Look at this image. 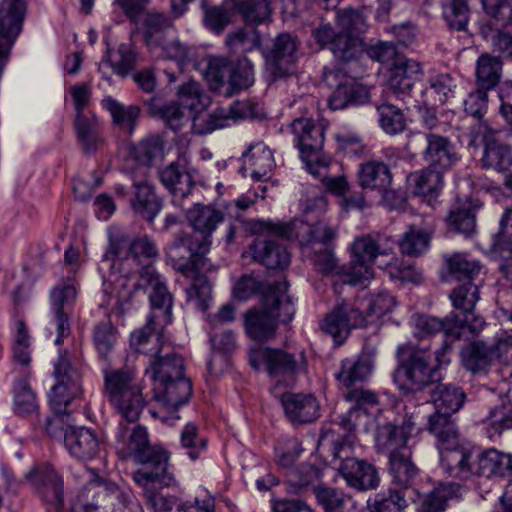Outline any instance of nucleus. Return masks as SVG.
<instances>
[{"mask_svg": "<svg viewBox=\"0 0 512 512\" xmlns=\"http://www.w3.org/2000/svg\"><path fill=\"white\" fill-rule=\"evenodd\" d=\"M163 148V140L158 135H149L131 146L130 157L139 164L131 174L136 173L140 168H146L149 172L150 166L162 154Z\"/></svg>", "mask_w": 512, "mask_h": 512, "instance_id": "obj_49", "label": "nucleus"}, {"mask_svg": "<svg viewBox=\"0 0 512 512\" xmlns=\"http://www.w3.org/2000/svg\"><path fill=\"white\" fill-rule=\"evenodd\" d=\"M428 430L437 439V447L443 452H449L458 446V431L451 414L435 411L428 419Z\"/></svg>", "mask_w": 512, "mask_h": 512, "instance_id": "obj_41", "label": "nucleus"}, {"mask_svg": "<svg viewBox=\"0 0 512 512\" xmlns=\"http://www.w3.org/2000/svg\"><path fill=\"white\" fill-rule=\"evenodd\" d=\"M313 493L324 512H343L346 504L343 491L327 485H317Z\"/></svg>", "mask_w": 512, "mask_h": 512, "instance_id": "obj_63", "label": "nucleus"}, {"mask_svg": "<svg viewBox=\"0 0 512 512\" xmlns=\"http://www.w3.org/2000/svg\"><path fill=\"white\" fill-rule=\"evenodd\" d=\"M104 393L127 422L139 419L146 403L134 370L127 367L105 370Z\"/></svg>", "mask_w": 512, "mask_h": 512, "instance_id": "obj_6", "label": "nucleus"}, {"mask_svg": "<svg viewBox=\"0 0 512 512\" xmlns=\"http://www.w3.org/2000/svg\"><path fill=\"white\" fill-rule=\"evenodd\" d=\"M272 0H234L235 15L246 24L258 25L270 18Z\"/></svg>", "mask_w": 512, "mask_h": 512, "instance_id": "obj_59", "label": "nucleus"}, {"mask_svg": "<svg viewBox=\"0 0 512 512\" xmlns=\"http://www.w3.org/2000/svg\"><path fill=\"white\" fill-rule=\"evenodd\" d=\"M322 79L327 86L335 87L328 98V105L332 110L363 105L370 99V93L366 86L337 67H325Z\"/></svg>", "mask_w": 512, "mask_h": 512, "instance_id": "obj_12", "label": "nucleus"}, {"mask_svg": "<svg viewBox=\"0 0 512 512\" xmlns=\"http://www.w3.org/2000/svg\"><path fill=\"white\" fill-rule=\"evenodd\" d=\"M102 106L109 111L113 125L120 131L128 135L135 131L141 115V109L138 105L126 106L108 96L102 100Z\"/></svg>", "mask_w": 512, "mask_h": 512, "instance_id": "obj_42", "label": "nucleus"}, {"mask_svg": "<svg viewBox=\"0 0 512 512\" xmlns=\"http://www.w3.org/2000/svg\"><path fill=\"white\" fill-rule=\"evenodd\" d=\"M423 74L420 63L412 59L397 60L391 68L389 88L399 97L408 95Z\"/></svg>", "mask_w": 512, "mask_h": 512, "instance_id": "obj_33", "label": "nucleus"}, {"mask_svg": "<svg viewBox=\"0 0 512 512\" xmlns=\"http://www.w3.org/2000/svg\"><path fill=\"white\" fill-rule=\"evenodd\" d=\"M480 452L455 448L442 453L441 465L452 477L467 479L472 475L478 476L475 468L479 464Z\"/></svg>", "mask_w": 512, "mask_h": 512, "instance_id": "obj_36", "label": "nucleus"}, {"mask_svg": "<svg viewBox=\"0 0 512 512\" xmlns=\"http://www.w3.org/2000/svg\"><path fill=\"white\" fill-rule=\"evenodd\" d=\"M430 398L436 407V411L452 415L462 407L465 393L458 386L438 383L430 391Z\"/></svg>", "mask_w": 512, "mask_h": 512, "instance_id": "obj_47", "label": "nucleus"}, {"mask_svg": "<svg viewBox=\"0 0 512 512\" xmlns=\"http://www.w3.org/2000/svg\"><path fill=\"white\" fill-rule=\"evenodd\" d=\"M442 330L447 337L459 339L462 335L459 314L451 312L443 320L427 315H418L415 318L414 336L420 340L429 338Z\"/></svg>", "mask_w": 512, "mask_h": 512, "instance_id": "obj_32", "label": "nucleus"}, {"mask_svg": "<svg viewBox=\"0 0 512 512\" xmlns=\"http://www.w3.org/2000/svg\"><path fill=\"white\" fill-rule=\"evenodd\" d=\"M185 217L194 231L200 233L202 238L193 237L180 232L176 235L171 246L170 255L173 258H182L181 249L189 253L188 261L180 263L177 270L185 277L192 279V284L186 289L187 298L194 301L197 308L205 311L211 300V284L200 270L205 269L206 254L210 250L211 234L219 224L223 223L225 214L212 205L199 202L193 203L190 208L185 207Z\"/></svg>", "mask_w": 512, "mask_h": 512, "instance_id": "obj_1", "label": "nucleus"}, {"mask_svg": "<svg viewBox=\"0 0 512 512\" xmlns=\"http://www.w3.org/2000/svg\"><path fill=\"white\" fill-rule=\"evenodd\" d=\"M337 229L323 221L309 227L303 249L311 259L315 269L323 275L339 274L341 268L335 256Z\"/></svg>", "mask_w": 512, "mask_h": 512, "instance_id": "obj_9", "label": "nucleus"}, {"mask_svg": "<svg viewBox=\"0 0 512 512\" xmlns=\"http://www.w3.org/2000/svg\"><path fill=\"white\" fill-rule=\"evenodd\" d=\"M411 457L412 451L410 448H404L390 455L389 473L392 477V483L398 487V490H403L406 494L411 492L418 495L412 487L419 474V469Z\"/></svg>", "mask_w": 512, "mask_h": 512, "instance_id": "obj_29", "label": "nucleus"}, {"mask_svg": "<svg viewBox=\"0 0 512 512\" xmlns=\"http://www.w3.org/2000/svg\"><path fill=\"white\" fill-rule=\"evenodd\" d=\"M415 428L412 416H406L401 424L386 422L378 425L375 441L379 451L387 453L388 457L407 446V441Z\"/></svg>", "mask_w": 512, "mask_h": 512, "instance_id": "obj_26", "label": "nucleus"}, {"mask_svg": "<svg viewBox=\"0 0 512 512\" xmlns=\"http://www.w3.org/2000/svg\"><path fill=\"white\" fill-rule=\"evenodd\" d=\"M74 126L77 141L85 154L92 155L103 147L104 137L95 113L88 112L75 117Z\"/></svg>", "mask_w": 512, "mask_h": 512, "instance_id": "obj_35", "label": "nucleus"}, {"mask_svg": "<svg viewBox=\"0 0 512 512\" xmlns=\"http://www.w3.org/2000/svg\"><path fill=\"white\" fill-rule=\"evenodd\" d=\"M77 298V290L71 283H61L52 288L49 300L56 325V345H61L71 334V307Z\"/></svg>", "mask_w": 512, "mask_h": 512, "instance_id": "obj_20", "label": "nucleus"}, {"mask_svg": "<svg viewBox=\"0 0 512 512\" xmlns=\"http://www.w3.org/2000/svg\"><path fill=\"white\" fill-rule=\"evenodd\" d=\"M461 489L455 482L440 484L425 495L417 512H444L448 500L461 496Z\"/></svg>", "mask_w": 512, "mask_h": 512, "instance_id": "obj_50", "label": "nucleus"}, {"mask_svg": "<svg viewBox=\"0 0 512 512\" xmlns=\"http://www.w3.org/2000/svg\"><path fill=\"white\" fill-rule=\"evenodd\" d=\"M178 101L184 109H188L194 121L197 114L201 113L209 104V97L201 89L198 82L190 80L183 83L177 92Z\"/></svg>", "mask_w": 512, "mask_h": 512, "instance_id": "obj_56", "label": "nucleus"}, {"mask_svg": "<svg viewBox=\"0 0 512 512\" xmlns=\"http://www.w3.org/2000/svg\"><path fill=\"white\" fill-rule=\"evenodd\" d=\"M406 149L412 152L420 149L425 163L443 173L450 170L460 159L451 139L436 132L412 133Z\"/></svg>", "mask_w": 512, "mask_h": 512, "instance_id": "obj_10", "label": "nucleus"}, {"mask_svg": "<svg viewBox=\"0 0 512 512\" xmlns=\"http://www.w3.org/2000/svg\"><path fill=\"white\" fill-rule=\"evenodd\" d=\"M166 326L158 314H149L146 324L131 333L130 348L148 360L161 354L163 349L170 345L164 337L163 330Z\"/></svg>", "mask_w": 512, "mask_h": 512, "instance_id": "obj_18", "label": "nucleus"}, {"mask_svg": "<svg viewBox=\"0 0 512 512\" xmlns=\"http://www.w3.org/2000/svg\"><path fill=\"white\" fill-rule=\"evenodd\" d=\"M395 241L392 237L381 233L366 234L356 238L352 243L353 261L351 276L353 283H361L373 277L372 264L379 268L388 267L392 277L401 280H412L409 264L394 258Z\"/></svg>", "mask_w": 512, "mask_h": 512, "instance_id": "obj_4", "label": "nucleus"}, {"mask_svg": "<svg viewBox=\"0 0 512 512\" xmlns=\"http://www.w3.org/2000/svg\"><path fill=\"white\" fill-rule=\"evenodd\" d=\"M280 401L285 416L293 425L309 424L320 417V404L312 394L285 392Z\"/></svg>", "mask_w": 512, "mask_h": 512, "instance_id": "obj_25", "label": "nucleus"}, {"mask_svg": "<svg viewBox=\"0 0 512 512\" xmlns=\"http://www.w3.org/2000/svg\"><path fill=\"white\" fill-rule=\"evenodd\" d=\"M300 157L307 170L315 165L325 168L331 163V158L322 153L325 142V129L309 118H297L291 123Z\"/></svg>", "mask_w": 512, "mask_h": 512, "instance_id": "obj_11", "label": "nucleus"}, {"mask_svg": "<svg viewBox=\"0 0 512 512\" xmlns=\"http://www.w3.org/2000/svg\"><path fill=\"white\" fill-rule=\"evenodd\" d=\"M488 438L492 441L499 438L504 431L512 429V400L508 397L501 398L484 421Z\"/></svg>", "mask_w": 512, "mask_h": 512, "instance_id": "obj_46", "label": "nucleus"}, {"mask_svg": "<svg viewBox=\"0 0 512 512\" xmlns=\"http://www.w3.org/2000/svg\"><path fill=\"white\" fill-rule=\"evenodd\" d=\"M148 504L154 512H214L213 504L203 507L188 502H183L176 496L169 494H148Z\"/></svg>", "mask_w": 512, "mask_h": 512, "instance_id": "obj_54", "label": "nucleus"}, {"mask_svg": "<svg viewBox=\"0 0 512 512\" xmlns=\"http://www.w3.org/2000/svg\"><path fill=\"white\" fill-rule=\"evenodd\" d=\"M449 275L460 284H482V264L462 253L445 257Z\"/></svg>", "mask_w": 512, "mask_h": 512, "instance_id": "obj_40", "label": "nucleus"}, {"mask_svg": "<svg viewBox=\"0 0 512 512\" xmlns=\"http://www.w3.org/2000/svg\"><path fill=\"white\" fill-rule=\"evenodd\" d=\"M114 488L100 478L89 481L73 501L71 512H100L101 504Z\"/></svg>", "mask_w": 512, "mask_h": 512, "instance_id": "obj_39", "label": "nucleus"}, {"mask_svg": "<svg viewBox=\"0 0 512 512\" xmlns=\"http://www.w3.org/2000/svg\"><path fill=\"white\" fill-rule=\"evenodd\" d=\"M393 174L383 161L369 160L359 165L357 182L362 190L377 191L383 198L391 192Z\"/></svg>", "mask_w": 512, "mask_h": 512, "instance_id": "obj_28", "label": "nucleus"}, {"mask_svg": "<svg viewBox=\"0 0 512 512\" xmlns=\"http://www.w3.org/2000/svg\"><path fill=\"white\" fill-rule=\"evenodd\" d=\"M366 323V316L359 307L345 298H338L332 310L321 322L320 327L333 337L337 345H341L352 329L364 327Z\"/></svg>", "mask_w": 512, "mask_h": 512, "instance_id": "obj_14", "label": "nucleus"}, {"mask_svg": "<svg viewBox=\"0 0 512 512\" xmlns=\"http://www.w3.org/2000/svg\"><path fill=\"white\" fill-rule=\"evenodd\" d=\"M408 494L403 490L389 488L386 493H380L368 501L370 512H404L408 507Z\"/></svg>", "mask_w": 512, "mask_h": 512, "instance_id": "obj_62", "label": "nucleus"}, {"mask_svg": "<svg viewBox=\"0 0 512 512\" xmlns=\"http://www.w3.org/2000/svg\"><path fill=\"white\" fill-rule=\"evenodd\" d=\"M407 181L412 188V192L419 196L432 195L443 185V172L427 167L412 172L407 176Z\"/></svg>", "mask_w": 512, "mask_h": 512, "instance_id": "obj_51", "label": "nucleus"}, {"mask_svg": "<svg viewBox=\"0 0 512 512\" xmlns=\"http://www.w3.org/2000/svg\"><path fill=\"white\" fill-rule=\"evenodd\" d=\"M480 165L482 169L493 170L500 174H507L512 168V145L498 139L496 131L487 127L483 134Z\"/></svg>", "mask_w": 512, "mask_h": 512, "instance_id": "obj_24", "label": "nucleus"}, {"mask_svg": "<svg viewBox=\"0 0 512 512\" xmlns=\"http://www.w3.org/2000/svg\"><path fill=\"white\" fill-rule=\"evenodd\" d=\"M64 444L70 454L80 460L92 459L100 451V439L92 429L85 427H67Z\"/></svg>", "mask_w": 512, "mask_h": 512, "instance_id": "obj_30", "label": "nucleus"}, {"mask_svg": "<svg viewBox=\"0 0 512 512\" xmlns=\"http://www.w3.org/2000/svg\"><path fill=\"white\" fill-rule=\"evenodd\" d=\"M252 258L268 269H285L290 264L287 248L277 241L255 239L249 246Z\"/></svg>", "mask_w": 512, "mask_h": 512, "instance_id": "obj_31", "label": "nucleus"}, {"mask_svg": "<svg viewBox=\"0 0 512 512\" xmlns=\"http://www.w3.org/2000/svg\"><path fill=\"white\" fill-rule=\"evenodd\" d=\"M478 476L508 477L512 475V455L502 453L496 449H487L480 452L479 464L475 468Z\"/></svg>", "mask_w": 512, "mask_h": 512, "instance_id": "obj_43", "label": "nucleus"}, {"mask_svg": "<svg viewBox=\"0 0 512 512\" xmlns=\"http://www.w3.org/2000/svg\"><path fill=\"white\" fill-rule=\"evenodd\" d=\"M488 22L482 29L512 27V0H481Z\"/></svg>", "mask_w": 512, "mask_h": 512, "instance_id": "obj_60", "label": "nucleus"}, {"mask_svg": "<svg viewBox=\"0 0 512 512\" xmlns=\"http://www.w3.org/2000/svg\"><path fill=\"white\" fill-rule=\"evenodd\" d=\"M118 339L117 328L110 320L97 323L92 331V340L99 357L108 361Z\"/></svg>", "mask_w": 512, "mask_h": 512, "instance_id": "obj_61", "label": "nucleus"}, {"mask_svg": "<svg viewBox=\"0 0 512 512\" xmlns=\"http://www.w3.org/2000/svg\"><path fill=\"white\" fill-rule=\"evenodd\" d=\"M354 442L333 429L325 428L320 434L317 450L320 454L340 460L338 474L349 488L357 492L375 490L380 485L377 467L366 459L352 457Z\"/></svg>", "mask_w": 512, "mask_h": 512, "instance_id": "obj_3", "label": "nucleus"}, {"mask_svg": "<svg viewBox=\"0 0 512 512\" xmlns=\"http://www.w3.org/2000/svg\"><path fill=\"white\" fill-rule=\"evenodd\" d=\"M429 86L424 90V105L432 107L445 104L454 95L456 81L450 73H440L431 76Z\"/></svg>", "mask_w": 512, "mask_h": 512, "instance_id": "obj_48", "label": "nucleus"}, {"mask_svg": "<svg viewBox=\"0 0 512 512\" xmlns=\"http://www.w3.org/2000/svg\"><path fill=\"white\" fill-rule=\"evenodd\" d=\"M204 8V25L214 33L223 32L226 27L232 23L235 16L234 0H223L221 4L214 6H206Z\"/></svg>", "mask_w": 512, "mask_h": 512, "instance_id": "obj_55", "label": "nucleus"}, {"mask_svg": "<svg viewBox=\"0 0 512 512\" xmlns=\"http://www.w3.org/2000/svg\"><path fill=\"white\" fill-rule=\"evenodd\" d=\"M243 159L244 164L251 169V177L257 181L269 178L275 165L271 150L261 142L250 145Z\"/></svg>", "mask_w": 512, "mask_h": 512, "instance_id": "obj_44", "label": "nucleus"}, {"mask_svg": "<svg viewBox=\"0 0 512 512\" xmlns=\"http://www.w3.org/2000/svg\"><path fill=\"white\" fill-rule=\"evenodd\" d=\"M481 284H459L450 293L453 307L459 312L460 330L467 327L471 333L480 332L485 326L482 316L475 313V306L479 300V287Z\"/></svg>", "mask_w": 512, "mask_h": 512, "instance_id": "obj_19", "label": "nucleus"}, {"mask_svg": "<svg viewBox=\"0 0 512 512\" xmlns=\"http://www.w3.org/2000/svg\"><path fill=\"white\" fill-rule=\"evenodd\" d=\"M160 99L150 96L144 103L149 108V114L162 119L172 130H178L182 127L185 113L180 102L172 101L161 105Z\"/></svg>", "mask_w": 512, "mask_h": 512, "instance_id": "obj_52", "label": "nucleus"}, {"mask_svg": "<svg viewBox=\"0 0 512 512\" xmlns=\"http://www.w3.org/2000/svg\"><path fill=\"white\" fill-rule=\"evenodd\" d=\"M53 376L56 383L51 388L50 403L55 409L69 405L82 395V375L71 365L66 350L60 352L54 364Z\"/></svg>", "mask_w": 512, "mask_h": 512, "instance_id": "obj_13", "label": "nucleus"}, {"mask_svg": "<svg viewBox=\"0 0 512 512\" xmlns=\"http://www.w3.org/2000/svg\"><path fill=\"white\" fill-rule=\"evenodd\" d=\"M298 47L297 37L284 32L278 34L271 45L263 50L266 68L274 79L288 77L294 73Z\"/></svg>", "mask_w": 512, "mask_h": 512, "instance_id": "obj_16", "label": "nucleus"}, {"mask_svg": "<svg viewBox=\"0 0 512 512\" xmlns=\"http://www.w3.org/2000/svg\"><path fill=\"white\" fill-rule=\"evenodd\" d=\"M492 247L495 251L508 252L512 256V207L504 209L499 220V230L493 236Z\"/></svg>", "mask_w": 512, "mask_h": 512, "instance_id": "obj_64", "label": "nucleus"}, {"mask_svg": "<svg viewBox=\"0 0 512 512\" xmlns=\"http://www.w3.org/2000/svg\"><path fill=\"white\" fill-rule=\"evenodd\" d=\"M502 65L500 57L482 54L477 60V87L485 90L493 89L500 81Z\"/></svg>", "mask_w": 512, "mask_h": 512, "instance_id": "obj_57", "label": "nucleus"}, {"mask_svg": "<svg viewBox=\"0 0 512 512\" xmlns=\"http://www.w3.org/2000/svg\"><path fill=\"white\" fill-rule=\"evenodd\" d=\"M174 18L165 12L148 11L142 21V36L150 50H160L165 58L184 61L189 48L176 37Z\"/></svg>", "mask_w": 512, "mask_h": 512, "instance_id": "obj_7", "label": "nucleus"}, {"mask_svg": "<svg viewBox=\"0 0 512 512\" xmlns=\"http://www.w3.org/2000/svg\"><path fill=\"white\" fill-rule=\"evenodd\" d=\"M286 280L277 281L263 292L261 308H251L244 314V329L247 336L259 343L272 340L278 329V320L289 323L295 308L287 294Z\"/></svg>", "mask_w": 512, "mask_h": 512, "instance_id": "obj_5", "label": "nucleus"}, {"mask_svg": "<svg viewBox=\"0 0 512 512\" xmlns=\"http://www.w3.org/2000/svg\"><path fill=\"white\" fill-rule=\"evenodd\" d=\"M429 347L404 344L397 349L398 367L396 378L405 382L400 389L410 393L421 391L438 380L436 368L430 365Z\"/></svg>", "mask_w": 512, "mask_h": 512, "instance_id": "obj_8", "label": "nucleus"}, {"mask_svg": "<svg viewBox=\"0 0 512 512\" xmlns=\"http://www.w3.org/2000/svg\"><path fill=\"white\" fill-rule=\"evenodd\" d=\"M266 369L270 376H294L306 364V358L304 352H300L299 359L295 355L282 350L265 348L263 356Z\"/></svg>", "mask_w": 512, "mask_h": 512, "instance_id": "obj_38", "label": "nucleus"}, {"mask_svg": "<svg viewBox=\"0 0 512 512\" xmlns=\"http://www.w3.org/2000/svg\"><path fill=\"white\" fill-rule=\"evenodd\" d=\"M160 393L156 394L157 401L167 409L169 413L175 412L180 406L186 404L192 395V382L182 374L156 386Z\"/></svg>", "mask_w": 512, "mask_h": 512, "instance_id": "obj_37", "label": "nucleus"}, {"mask_svg": "<svg viewBox=\"0 0 512 512\" xmlns=\"http://www.w3.org/2000/svg\"><path fill=\"white\" fill-rule=\"evenodd\" d=\"M495 359L493 346L483 341H473L461 350L463 366L472 373L486 371Z\"/></svg>", "mask_w": 512, "mask_h": 512, "instance_id": "obj_45", "label": "nucleus"}, {"mask_svg": "<svg viewBox=\"0 0 512 512\" xmlns=\"http://www.w3.org/2000/svg\"><path fill=\"white\" fill-rule=\"evenodd\" d=\"M261 35L256 28L242 27L226 36V45L234 54H244L261 48Z\"/></svg>", "mask_w": 512, "mask_h": 512, "instance_id": "obj_58", "label": "nucleus"}, {"mask_svg": "<svg viewBox=\"0 0 512 512\" xmlns=\"http://www.w3.org/2000/svg\"><path fill=\"white\" fill-rule=\"evenodd\" d=\"M145 373L150 376L157 386L184 374L185 362L183 357L170 344L163 349L161 354L148 360Z\"/></svg>", "mask_w": 512, "mask_h": 512, "instance_id": "obj_27", "label": "nucleus"}, {"mask_svg": "<svg viewBox=\"0 0 512 512\" xmlns=\"http://www.w3.org/2000/svg\"><path fill=\"white\" fill-rule=\"evenodd\" d=\"M26 479L36 488L43 501L59 512L64 502L63 481L49 464L33 468Z\"/></svg>", "mask_w": 512, "mask_h": 512, "instance_id": "obj_23", "label": "nucleus"}, {"mask_svg": "<svg viewBox=\"0 0 512 512\" xmlns=\"http://www.w3.org/2000/svg\"><path fill=\"white\" fill-rule=\"evenodd\" d=\"M432 233L430 227L409 226L398 242L401 252L408 256H420L428 249Z\"/></svg>", "mask_w": 512, "mask_h": 512, "instance_id": "obj_53", "label": "nucleus"}, {"mask_svg": "<svg viewBox=\"0 0 512 512\" xmlns=\"http://www.w3.org/2000/svg\"><path fill=\"white\" fill-rule=\"evenodd\" d=\"M374 367L373 353L362 351L356 358H346L341 361L336 379L346 388L366 381Z\"/></svg>", "mask_w": 512, "mask_h": 512, "instance_id": "obj_34", "label": "nucleus"}, {"mask_svg": "<svg viewBox=\"0 0 512 512\" xmlns=\"http://www.w3.org/2000/svg\"><path fill=\"white\" fill-rule=\"evenodd\" d=\"M132 186L135 189L131 199V207L135 213L148 222H153L162 209V201L155 192V188L148 181V171L140 168L131 174Z\"/></svg>", "mask_w": 512, "mask_h": 512, "instance_id": "obj_21", "label": "nucleus"}, {"mask_svg": "<svg viewBox=\"0 0 512 512\" xmlns=\"http://www.w3.org/2000/svg\"><path fill=\"white\" fill-rule=\"evenodd\" d=\"M312 35L321 48L329 49L340 62L357 61L365 50L359 36L337 31L329 23L320 24L312 31Z\"/></svg>", "mask_w": 512, "mask_h": 512, "instance_id": "obj_15", "label": "nucleus"}, {"mask_svg": "<svg viewBox=\"0 0 512 512\" xmlns=\"http://www.w3.org/2000/svg\"><path fill=\"white\" fill-rule=\"evenodd\" d=\"M116 450L121 459H132L141 465L133 473L134 481L143 487L144 497L148 502V494H162L159 489L169 487L174 477L168 470V453L149 442L145 427L137 425L129 429L120 422L116 431Z\"/></svg>", "mask_w": 512, "mask_h": 512, "instance_id": "obj_2", "label": "nucleus"}, {"mask_svg": "<svg viewBox=\"0 0 512 512\" xmlns=\"http://www.w3.org/2000/svg\"><path fill=\"white\" fill-rule=\"evenodd\" d=\"M147 287L152 288L149 294L150 314H158L163 325L170 324L172 322L173 296L168 291L167 286L160 280L155 268L150 265L141 269L139 279L134 286L136 290L146 289Z\"/></svg>", "mask_w": 512, "mask_h": 512, "instance_id": "obj_17", "label": "nucleus"}, {"mask_svg": "<svg viewBox=\"0 0 512 512\" xmlns=\"http://www.w3.org/2000/svg\"><path fill=\"white\" fill-rule=\"evenodd\" d=\"M160 182L172 195L171 203L181 209H185V203L192 195L195 181L185 165L180 160L175 161L159 171Z\"/></svg>", "mask_w": 512, "mask_h": 512, "instance_id": "obj_22", "label": "nucleus"}]
</instances>
